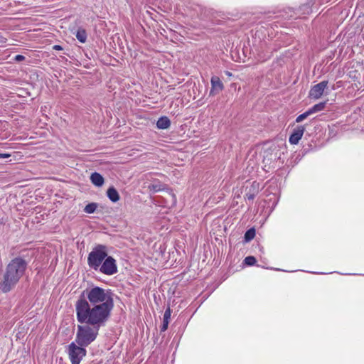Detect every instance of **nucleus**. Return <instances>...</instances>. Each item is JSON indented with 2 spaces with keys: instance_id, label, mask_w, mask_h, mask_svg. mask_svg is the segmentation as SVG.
<instances>
[{
  "instance_id": "nucleus-1",
  "label": "nucleus",
  "mask_w": 364,
  "mask_h": 364,
  "mask_svg": "<svg viewBox=\"0 0 364 364\" xmlns=\"http://www.w3.org/2000/svg\"><path fill=\"white\" fill-rule=\"evenodd\" d=\"M112 308L105 306H92L85 299H79L75 304L77 318L79 322L91 325H100L108 318Z\"/></svg>"
},
{
  "instance_id": "nucleus-2",
  "label": "nucleus",
  "mask_w": 364,
  "mask_h": 364,
  "mask_svg": "<svg viewBox=\"0 0 364 364\" xmlns=\"http://www.w3.org/2000/svg\"><path fill=\"white\" fill-rule=\"evenodd\" d=\"M27 268L26 262L21 258L16 257L11 259L7 264L0 283V289L4 292H9L18 284L23 276Z\"/></svg>"
},
{
  "instance_id": "nucleus-3",
  "label": "nucleus",
  "mask_w": 364,
  "mask_h": 364,
  "mask_svg": "<svg viewBox=\"0 0 364 364\" xmlns=\"http://www.w3.org/2000/svg\"><path fill=\"white\" fill-rule=\"evenodd\" d=\"M88 303L92 306H105L113 307V299L110 290L99 287H94L85 291Z\"/></svg>"
},
{
  "instance_id": "nucleus-4",
  "label": "nucleus",
  "mask_w": 364,
  "mask_h": 364,
  "mask_svg": "<svg viewBox=\"0 0 364 364\" xmlns=\"http://www.w3.org/2000/svg\"><path fill=\"white\" fill-rule=\"evenodd\" d=\"M107 251L104 245H97L90 252L87 257V263L90 267L98 270L100 266L107 258Z\"/></svg>"
},
{
  "instance_id": "nucleus-5",
  "label": "nucleus",
  "mask_w": 364,
  "mask_h": 364,
  "mask_svg": "<svg viewBox=\"0 0 364 364\" xmlns=\"http://www.w3.org/2000/svg\"><path fill=\"white\" fill-rule=\"evenodd\" d=\"M97 335V329L88 326H79L75 341L81 346H87L92 342Z\"/></svg>"
},
{
  "instance_id": "nucleus-6",
  "label": "nucleus",
  "mask_w": 364,
  "mask_h": 364,
  "mask_svg": "<svg viewBox=\"0 0 364 364\" xmlns=\"http://www.w3.org/2000/svg\"><path fill=\"white\" fill-rule=\"evenodd\" d=\"M68 353L72 364H79L85 355L86 350L81 346H77L75 343H72L69 346Z\"/></svg>"
},
{
  "instance_id": "nucleus-7",
  "label": "nucleus",
  "mask_w": 364,
  "mask_h": 364,
  "mask_svg": "<svg viewBox=\"0 0 364 364\" xmlns=\"http://www.w3.org/2000/svg\"><path fill=\"white\" fill-rule=\"evenodd\" d=\"M98 270L102 274L112 275L117 272L116 261L110 256H107Z\"/></svg>"
},
{
  "instance_id": "nucleus-8",
  "label": "nucleus",
  "mask_w": 364,
  "mask_h": 364,
  "mask_svg": "<svg viewBox=\"0 0 364 364\" xmlns=\"http://www.w3.org/2000/svg\"><path fill=\"white\" fill-rule=\"evenodd\" d=\"M328 82L322 81L314 86H313L309 93L310 98L318 100L325 93V90L327 88Z\"/></svg>"
},
{
  "instance_id": "nucleus-9",
  "label": "nucleus",
  "mask_w": 364,
  "mask_h": 364,
  "mask_svg": "<svg viewBox=\"0 0 364 364\" xmlns=\"http://www.w3.org/2000/svg\"><path fill=\"white\" fill-rule=\"evenodd\" d=\"M210 82L211 90L210 91V95H215L219 92L222 91L224 88V85L222 81L217 76L212 77Z\"/></svg>"
},
{
  "instance_id": "nucleus-10",
  "label": "nucleus",
  "mask_w": 364,
  "mask_h": 364,
  "mask_svg": "<svg viewBox=\"0 0 364 364\" xmlns=\"http://www.w3.org/2000/svg\"><path fill=\"white\" fill-rule=\"evenodd\" d=\"M305 131V128L302 126L298 127L294 129V132L289 137V142L291 144H297L301 139Z\"/></svg>"
},
{
  "instance_id": "nucleus-11",
  "label": "nucleus",
  "mask_w": 364,
  "mask_h": 364,
  "mask_svg": "<svg viewBox=\"0 0 364 364\" xmlns=\"http://www.w3.org/2000/svg\"><path fill=\"white\" fill-rule=\"evenodd\" d=\"M90 181L95 186L97 187H101L105 183L102 176L97 172L91 174Z\"/></svg>"
},
{
  "instance_id": "nucleus-12",
  "label": "nucleus",
  "mask_w": 364,
  "mask_h": 364,
  "mask_svg": "<svg viewBox=\"0 0 364 364\" xmlns=\"http://www.w3.org/2000/svg\"><path fill=\"white\" fill-rule=\"evenodd\" d=\"M107 196L109 198V199L113 203L119 201L120 198L119 193L114 187H110L108 188L107 191Z\"/></svg>"
},
{
  "instance_id": "nucleus-13",
  "label": "nucleus",
  "mask_w": 364,
  "mask_h": 364,
  "mask_svg": "<svg viewBox=\"0 0 364 364\" xmlns=\"http://www.w3.org/2000/svg\"><path fill=\"white\" fill-rule=\"evenodd\" d=\"M170 120L166 117H161L156 122V126L160 129H165L169 127Z\"/></svg>"
},
{
  "instance_id": "nucleus-14",
  "label": "nucleus",
  "mask_w": 364,
  "mask_h": 364,
  "mask_svg": "<svg viewBox=\"0 0 364 364\" xmlns=\"http://www.w3.org/2000/svg\"><path fill=\"white\" fill-rule=\"evenodd\" d=\"M170 317H171V311H170V309H168L165 311L164 315V323H163V326L161 328L162 331H166L167 329L168 324V320H169Z\"/></svg>"
},
{
  "instance_id": "nucleus-15",
  "label": "nucleus",
  "mask_w": 364,
  "mask_h": 364,
  "mask_svg": "<svg viewBox=\"0 0 364 364\" xmlns=\"http://www.w3.org/2000/svg\"><path fill=\"white\" fill-rule=\"evenodd\" d=\"M76 38L80 42L85 43L87 39V33L83 29H79L77 31Z\"/></svg>"
},
{
  "instance_id": "nucleus-16",
  "label": "nucleus",
  "mask_w": 364,
  "mask_h": 364,
  "mask_svg": "<svg viewBox=\"0 0 364 364\" xmlns=\"http://www.w3.org/2000/svg\"><path fill=\"white\" fill-rule=\"evenodd\" d=\"M325 106H326V102H320L318 104L315 105L309 109H310L311 114H314L317 112L323 110L325 108Z\"/></svg>"
},
{
  "instance_id": "nucleus-17",
  "label": "nucleus",
  "mask_w": 364,
  "mask_h": 364,
  "mask_svg": "<svg viewBox=\"0 0 364 364\" xmlns=\"http://www.w3.org/2000/svg\"><path fill=\"white\" fill-rule=\"evenodd\" d=\"M97 208V205L95 203H89L87 204L85 208H84V211L87 213H93L96 209Z\"/></svg>"
},
{
  "instance_id": "nucleus-18",
  "label": "nucleus",
  "mask_w": 364,
  "mask_h": 364,
  "mask_svg": "<svg viewBox=\"0 0 364 364\" xmlns=\"http://www.w3.org/2000/svg\"><path fill=\"white\" fill-rule=\"evenodd\" d=\"M255 236V231L254 229H250L248 230L245 235V239L247 242L250 241L252 240Z\"/></svg>"
},
{
  "instance_id": "nucleus-19",
  "label": "nucleus",
  "mask_w": 364,
  "mask_h": 364,
  "mask_svg": "<svg viewBox=\"0 0 364 364\" xmlns=\"http://www.w3.org/2000/svg\"><path fill=\"white\" fill-rule=\"evenodd\" d=\"M311 114H311L310 109H309L308 111L305 112L304 113L299 115L296 119V122L299 123V122H302L304 119H305L306 118H307Z\"/></svg>"
},
{
  "instance_id": "nucleus-20",
  "label": "nucleus",
  "mask_w": 364,
  "mask_h": 364,
  "mask_svg": "<svg viewBox=\"0 0 364 364\" xmlns=\"http://www.w3.org/2000/svg\"><path fill=\"white\" fill-rule=\"evenodd\" d=\"M244 262L247 265L251 266L255 264L256 259L252 256H248L245 259Z\"/></svg>"
},
{
  "instance_id": "nucleus-21",
  "label": "nucleus",
  "mask_w": 364,
  "mask_h": 364,
  "mask_svg": "<svg viewBox=\"0 0 364 364\" xmlns=\"http://www.w3.org/2000/svg\"><path fill=\"white\" fill-rule=\"evenodd\" d=\"M15 59L18 61H20V60H22L23 59H24V57L23 55H17L16 57H15Z\"/></svg>"
},
{
  "instance_id": "nucleus-22",
  "label": "nucleus",
  "mask_w": 364,
  "mask_h": 364,
  "mask_svg": "<svg viewBox=\"0 0 364 364\" xmlns=\"http://www.w3.org/2000/svg\"><path fill=\"white\" fill-rule=\"evenodd\" d=\"M10 156L9 154H0V158L6 159L10 157Z\"/></svg>"
},
{
  "instance_id": "nucleus-23",
  "label": "nucleus",
  "mask_w": 364,
  "mask_h": 364,
  "mask_svg": "<svg viewBox=\"0 0 364 364\" xmlns=\"http://www.w3.org/2000/svg\"><path fill=\"white\" fill-rule=\"evenodd\" d=\"M53 49L60 50H62V47L60 46H58V45H55L53 46Z\"/></svg>"
}]
</instances>
